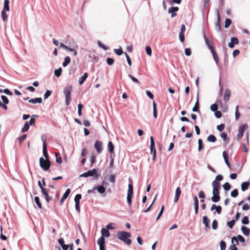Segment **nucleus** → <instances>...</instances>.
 Masks as SVG:
<instances>
[{"instance_id": "1", "label": "nucleus", "mask_w": 250, "mask_h": 250, "mask_svg": "<svg viewBox=\"0 0 250 250\" xmlns=\"http://www.w3.org/2000/svg\"><path fill=\"white\" fill-rule=\"evenodd\" d=\"M117 235L118 238L122 241L124 242L127 245H130L132 241L130 239L131 236L129 232L125 231H121L117 232Z\"/></svg>"}, {"instance_id": "2", "label": "nucleus", "mask_w": 250, "mask_h": 250, "mask_svg": "<svg viewBox=\"0 0 250 250\" xmlns=\"http://www.w3.org/2000/svg\"><path fill=\"white\" fill-rule=\"evenodd\" d=\"M89 176L93 177L94 179L97 180L99 177V175L98 174V169L94 168L92 170H89L79 176L80 177H88Z\"/></svg>"}, {"instance_id": "3", "label": "nucleus", "mask_w": 250, "mask_h": 250, "mask_svg": "<svg viewBox=\"0 0 250 250\" xmlns=\"http://www.w3.org/2000/svg\"><path fill=\"white\" fill-rule=\"evenodd\" d=\"M71 87H67L64 88L63 90V93L65 95V104L68 106L71 101Z\"/></svg>"}, {"instance_id": "4", "label": "nucleus", "mask_w": 250, "mask_h": 250, "mask_svg": "<svg viewBox=\"0 0 250 250\" xmlns=\"http://www.w3.org/2000/svg\"><path fill=\"white\" fill-rule=\"evenodd\" d=\"M150 152L153 154V160H155L156 159V149L155 148L154 140L152 136H150Z\"/></svg>"}, {"instance_id": "5", "label": "nucleus", "mask_w": 250, "mask_h": 250, "mask_svg": "<svg viewBox=\"0 0 250 250\" xmlns=\"http://www.w3.org/2000/svg\"><path fill=\"white\" fill-rule=\"evenodd\" d=\"M248 128V125L247 124H243L240 126L238 133L237 135V139H238L239 137H242L243 136L245 131Z\"/></svg>"}, {"instance_id": "6", "label": "nucleus", "mask_w": 250, "mask_h": 250, "mask_svg": "<svg viewBox=\"0 0 250 250\" xmlns=\"http://www.w3.org/2000/svg\"><path fill=\"white\" fill-rule=\"evenodd\" d=\"M216 14H217V22L215 23V27L216 30L218 32H220L221 31V26L220 24L221 21V18L219 14V10L218 9H216Z\"/></svg>"}, {"instance_id": "7", "label": "nucleus", "mask_w": 250, "mask_h": 250, "mask_svg": "<svg viewBox=\"0 0 250 250\" xmlns=\"http://www.w3.org/2000/svg\"><path fill=\"white\" fill-rule=\"evenodd\" d=\"M212 186L213 187L212 193L220 194L219 190L221 188L220 184L216 181H213L212 182Z\"/></svg>"}, {"instance_id": "8", "label": "nucleus", "mask_w": 250, "mask_h": 250, "mask_svg": "<svg viewBox=\"0 0 250 250\" xmlns=\"http://www.w3.org/2000/svg\"><path fill=\"white\" fill-rule=\"evenodd\" d=\"M97 243L99 245L100 250H106L104 237L101 236L98 240Z\"/></svg>"}, {"instance_id": "9", "label": "nucleus", "mask_w": 250, "mask_h": 250, "mask_svg": "<svg viewBox=\"0 0 250 250\" xmlns=\"http://www.w3.org/2000/svg\"><path fill=\"white\" fill-rule=\"evenodd\" d=\"M41 139L43 142L42 152H43V156L47 160H49V155H48V154L47 152L46 144L45 140H44V139L43 138L42 135L41 137Z\"/></svg>"}, {"instance_id": "10", "label": "nucleus", "mask_w": 250, "mask_h": 250, "mask_svg": "<svg viewBox=\"0 0 250 250\" xmlns=\"http://www.w3.org/2000/svg\"><path fill=\"white\" fill-rule=\"evenodd\" d=\"M204 39L206 45L207 46L208 48L210 50V51L214 50L212 42L209 41L208 38L206 36L205 34L204 35Z\"/></svg>"}, {"instance_id": "11", "label": "nucleus", "mask_w": 250, "mask_h": 250, "mask_svg": "<svg viewBox=\"0 0 250 250\" xmlns=\"http://www.w3.org/2000/svg\"><path fill=\"white\" fill-rule=\"evenodd\" d=\"M94 147L97 153H101L103 150V143L99 141H96L95 143Z\"/></svg>"}, {"instance_id": "12", "label": "nucleus", "mask_w": 250, "mask_h": 250, "mask_svg": "<svg viewBox=\"0 0 250 250\" xmlns=\"http://www.w3.org/2000/svg\"><path fill=\"white\" fill-rule=\"evenodd\" d=\"M239 41L236 37H232L230 39V42L229 43L228 46L230 48H233L235 45L238 44Z\"/></svg>"}, {"instance_id": "13", "label": "nucleus", "mask_w": 250, "mask_h": 250, "mask_svg": "<svg viewBox=\"0 0 250 250\" xmlns=\"http://www.w3.org/2000/svg\"><path fill=\"white\" fill-rule=\"evenodd\" d=\"M94 189L97 190L98 193L101 194H104L106 190L104 186V185L94 186Z\"/></svg>"}, {"instance_id": "14", "label": "nucleus", "mask_w": 250, "mask_h": 250, "mask_svg": "<svg viewBox=\"0 0 250 250\" xmlns=\"http://www.w3.org/2000/svg\"><path fill=\"white\" fill-rule=\"evenodd\" d=\"M179 8L178 7H171L169 8L168 12L169 13H171V17L173 18L176 16V14L175 12L178 10Z\"/></svg>"}, {"instance_id": "15", "label": "nucleus", "mask_w": 250, "mask_h": 250, "mask_svg": "<svg viewBox=\"0 0 250 250\" xmlns=\"http://www.w3.org/2000/svg\"><path fill=\"white\" fill-rule=\"evenodd\" d=\"M235 240L236 242H238V240L240 241L241 242H245V238L241 235H238L237 237L233 236L231 238V242L233 244V241Z\"/></svg>"}, {"instance_id": "16", "label": "nucleus", "mask_w": 250, "mask_h": 250, "mask_svg": "<svg viewBox=\"0 0 250 250\" xmlns=\"http://www.w3.org/2000/svg\"><path fill=\"white\" fill-rule=\"evenodd\" d=\"M70 191L71 190L69 188H68L66 190L65 192L63 193L62 197L61 199L60 202L61 204H62L64 200L68 197L70 193Z\"/></svg>"}, {"instance_id": "17", "label": "nucleus", "mask_w": 250, "mask_h": 250, "mask_svg": "<svg viewBox=\"0 0 250 250\" xmlns=\"http://www.w3.org/2000/svg\"><path fill=\"white\" fill-rule=\"evenodd\" d=\"M129 180L130 181V183L128 184V190H127V194L133 196V185L132 184V182H131V179L129 178Z\"/></svg>"}, {"instance_id": "18", "label": "nucleus", "mask_w": 250, "mask_h": 250, "mask_svg": "<svg viewBox=\"0 0 250 250\" xmlns=\"http://www.w3.org/2000/svg\"><path fill=\"white\" fill-rule=\"evenodd\" d=\"M223 158L224 159V160H225L226 164L227 165V166L229 167H230V163H229V156H228L227 153L226 152V151H224L223 152Z\"/></svg>"}, {"instance_id": "19", "label": "nucleus", "mask_w": 250, "mask_h": 250, "mask_svg": "<svg viewBox=\"0 0 250 250\" xmlns=\"http://www.w3.org/2000/svg\"><path fill=\"white\" fill-rule=\"evenodd\" d=\"M250 185V182H249V181L244 182L242 183L241 184V190L243 191H246V190H247L248 189Z\"/></svg>"}, {"instance_id": "20", "label": "nucleus", "mask_w": 250, "mask_h": 250, "mask_svg": "<svg viewBox=\"0 0 250 250\" xmlns=\"http://www.w3.org/2000/svg\"><path fill=\"white\" fill-rule=\"evenodd\" d=\"M243 234L246 236L249 235L250 233V229L245 226H242L241 229Z\"/></svg>"}, {"instance_id": "21", "label": "nucleus", "mask_w": 250, "mask_h": 250, "mask_svg": "<svg viewBox=\"0 0 250 250\" xmlns=\"http://www.w3.org/2000/svg\"><path fill=\"white\" fill-rule=\"evenodd\" d=\"M230 96V91L229 89H226L225 92L224 96V101L225 102H228L229 100V97Z\"/></svg>"}, {"instance_id": "22", "label": "nucleus", "mask_w": 250, "mask_h": 250, "mask_svg": "<svg viewBox=\"0 0 250 250\" xmlns=\"http://www.w3.org/2000/svg\"><path fill=\"white\" fill-rule=\"evenodd\" d=\"M88 77V74L87 73H84L83 75L79 79V83L80 85H82L84 83L86 79Z\"/></svg>"}, {"instance_id": "23", "label": "nucleus", "mask_w": 250, "mask_h": 250, "mask_svg": "<svg viewBox=\"0 0 250 250\" xmlns=\"http://www.w3.org/2000/svg\"><path fill=\"white\" fill-rule=\"evenodd\" d=\"M213 196L211 197V201L214 203H217L220 200V196L219 194H214L212 193Z\"/></svg>"}, {"instance_id": "24", "label": "nucleus", "mask_w": 250, "mask_h": 250, "mask_svg": "<svg viewBox=\"0 0 250 250\" xmlns=\"http://www.w3.org/2000/svg\"><path fill=\"white\" fill-rule=\"evenodd\" d=\"M29 102L32 104H41L42 102V99L40 97L31 99L29 100Z\"/></svg>"}, {"instance_id": "25", "label": "nucleus", "mask_w": 250, "mask_h": 250, "mask_svg": "<svg viewBox=\"0 0 250 250\" xmlns=\"http://www.w3.org/2000/svg\"><path fill=\"white\" fill-rule=\"evenodd\" d=\"M203 223L205 225V227L207 228H209V220L206 216L203 217Z\"/></svg>"}, {"instance_id": "26", "label": "nucleus", "mask_w": 250, "mask_h": 250, "mask_svg": "<svg viewBox=\"0 0 250 250\" xmlns=\"http://www.w3.org/2000/svg\"><path fill=\"white\" fill-rule=\"evenodd\" d=\"M192 110L193 112L199 111V100H198V95H197V101L195 104L194 107L192 108Z\"/></svg>"}, {"instance_id": "27", "label": "nucleus", "mask_w": 250, "mask_h": 250, "mask_svg": "<svg viewBox=\"0 0 250 250\" xmlns=\"http://www.w3.org/2000/svg\"><path fill=\"white\" fill-rule=\"evenodd\" d=\"M101 233H102L101 236H103L104 237V236L105 237H109L110 235L109 230L107 229H105V228H102V229L101 230Z\"/></svg>"}, {"instance_id": "28", "label": "nucleus", "mask_w": 250, "mask_h": 250, "mask_svg": "<svg viewBox=\"0 0 250 250\" xmlns=\"http://www.w3.org/2000/svg\"><path fill=\"white\" fill-rule=\"evenodd\" d=\"M211 52L213 56V59L215 62L216 64L217 65H218L219 63V58H218V55H217L216 52H215V50H212L211 51Z\"/></svg>"}, {"instance_id": "29", "label": "nucleus", "mask_w": 250, "mask_h": 250, "mask_svg": "<svg viewBox=\"0 0 250 250\" xmlns=\"http://www.w3.org/2000/svg\"><path fill=\"white\" fill-rule=\"evenodd\" d=\"M71 46H73V48L67 46L65 50L67 51H68L73 52V51H74L75 48H78V44L75 42H74L73 43V44L71 45Z\"/></svg>"}, {"instance_id": "30", "label": "nucleus", "mask_w": 250, "mask_h": 250, "mask_svg": "<svg viewBox=\"0 0 250 250\" xmlns=\"http://www.w3.org/2000/svg\"><path fill=\"white\" fill-rule=\"evenodd\" d=\"M71 59L70 57L66 56L64 59V61L62 62V66L63 67H66L68 64L70 62Z\"/></svg>"}, {"instance_id": "31", "label": "nucleus", "mask_w": 250, "mask_h": 250, "mask_svg": "<svg viewBox=\"0 0 250 250\" xmlns=\"http://www.w3.org/2000/svg\"><path fill=\"white\" fill-rule=\"evenodd\" d=\"M108 149L110 153H114V146L111 141L108 143Z\"/></svg>"}, {"instance_id": "32", "label": "nucleus", "mask_w": 250, "mask_h": 250, "mask_svg": "<svg viewBox=\"0 0 250 250\" xmlns=\"http://www.w3.org/2000/svg\"><path fill=\"white\" fill-rule=\"evenodd\" d=\"M9 0H5L4 1V5H3V9L2 10H6V11H9L10 7H9Z\"/></svg>"}, {"instance_id": "33", "label": "nucleus", "mask_w": 250, "mask_h": 250, "mask_svg": "<svg viewBox=\"0 0 250 250\" xmlns=\"http://www.w3.org/2000/svg\"><path fill=\"white\" fill-rule=\"evenodd\" d=\"M216 140V138L214 135H210L207 138V141L209 142L214 143Z\"/></svg>"}, {"instance_id": "34", "label": "nucleus", "mask_w": 250, "mask_h": 250, "mask_svg": "<svg viewBox=\"0 0 250 250\" xmlns=\"http://www.w3.org/2000/svg\"><path fill=\"white\" fill-rule=\"evenodd\" d=\"M35 202L36 203L38 208L40 209L42 208V205L40 202V198L38 196H35L34 198Z\"/></svg>"}, {"instance_id": "35", "label": "nucleus", "mask_w": 250, "mask_h": 250, "mask_svg": "<svg viewBox=\"0 0 250 250\" xmlns=\"http://www.w3.org/2000/svg\"><path fill=\"white\" fill-rule=\"evenodd\" d=\"M153 114L155 118L157 117L156 104L154 101L153 102Z\"/></svg>"}, {"instance_id": "36", "label": "nucleus", "mask_w": 250, "mask_h": 250, "mask_svg": "<svg viewBox=\"0 0 250 250\" xmlns=\"http://www.w3.org/2000/svg\"><path fill=\"white\" fill-rule=\"evenodd\" d=\"M45 161H47V159L45 158V159H44L42 157H41L40 158V160H39V163H40V166L42 168V169H45L46 168H47V166H46V167H44V166H43V163Z\"/></svg>"}, {"instance_id": "37", "label": "nucleus", "mask_w": 250, "mask_h": 250, "mask_svg": "<svg viewBox=\"0 0 250 250\" xmlns=\"http://www.w3.org/2000/svg\"><path fill=\"white\" fill-rule=\"evenodd\" d=\"M29 129V125L28 122H26L22 128L21 129L22 132H25L27 131Z\"/></svg>"}, {"instance_id": "38", "label": "nucleus", "mask_w": 250, "mask_h": 250, "mask_svg": "<svg viewBox=\"0 0 250 250\" xmlns=\"http://www.w3.org/2000/svg\"><path fill=\"white\" fill-rule=\"evenodd\" d=\"M44 166V167H46V166H47V168H45V169H42L43 170H44V171H47L50 167V161L49 160H47V161H45L43 163V166Z\"/></svg>"}, {"instance_id": "39", "label": "nucleus", "mask_w": 250, "mask_h": 250, "mask_svg": "<svg viewBox=\"0 0 250 250\" xmlns=\"http://www.w3.org/2000/svg\"><path fill=\"white\" fill-rule=\"evenodd\" d=\"M198 150L199 151H200L204 148V147L203 146V141H202V139H198Z\"/></svg>"}, {"instance_id": "40", "label": "nucleus", "mask_w": 250, "mask_h": 250, "mask_svg": "<svg viewBox=\"0 0 250 250\" xmlns=\"http://www.w3.org/2000/svg\"><path fill=\"white\" fill-rule=\"evenodd\" d=\"M231 23V20L229 18H227L225 21V28H228Z\"/></svg>"}, {"instance_id": "41", "label": "nucleus", "mask_w": 250, "mask_h": 250, "mask_svg": "<svg viewBox=\"0 0 250 250\" xmlns=\"http://www.w3.org/2000/svg\"><path fill=\"white\" fill-rule=\"evenodd\" d=\"M62 71V69L61 67H60L59 69L55 70L54 75L57 77H60V76L61 75Z\"/></svg>"}, {"instance_id": "42", "label": "nucleus", "mask_w": 250, "mask_h": 250, "mask_svg": "<svg viewBox=\"0 0 250 250\" xmlns=\"http://www.w3.org/2000/svg\"><path fill=\"white\" fill-rule=\"evenodd\" d=\"M97 42H98V46L100 47L103 48L104 50H107L108 49V47L107 46H106L101 41H98Z\"/></svg>"}, {"instance_id": "43", "label": "nucleus", "mask_w": 250, "mask_h": 250, "mask_svg": "<svg viewBox=\"0 0 250 250\" xmlns=\"http://www.w3.org/2000/svg\"><path fill=\"white\" fill-rule=\"evenodd\" d=\"M55 156H56V163L61 164L62 163V159L61 157L59 156V153L57 152L55 153Z\"/></svg>"}, {"instance_id": "44", "label": "nucleus", "mask_w": 250, "mask_h": 250, "mask_svg": "<svg viewBox=\"0 0 250 250\" xmlns=\"http://www.w3.org/2000/svg\"><path fill=\"white\" fill-rule=\"evenodd\" d=\"M223 187L224 189L226 191L229 190L231 188V186L228 182L225 183L223 185Z\"/></svg>"}, {"instance_id": "45", "label": "nucleus", "mask_w": 250, "mask_h": 250, "mask_svg": "<svg viewBox=\"0 0 250 250\" xmlns=\"http://www.w3.org/2000/svg\"><path fill=\"white\" fill-rule=\"evenodd\" d=\"M238 195V191L237 189H233L230 193V196L233 198L236 197Z\"/></svg>"}, {"instance_id": "46", "label": "nucleus", "mask_w": 250, "mask_h": 250, "mask_svg": "<svg viewBox=\"0 0 250 250\" xmlns=\"http://www.w3.org/2000/svg\"><path fill=\"white\" fill-rule=\"evenodd\" d=\"M242 223L244 225H248L249 223V217L247 216H244L242 220Z\"/></svg>"}, {"instance_id": "47", "label": "nucleus", "mask_w": 250, "mask_h": 250, "mask_svg": "<svg viewBox=\"0 0 250 250\" xmlns=\"http://www.w3.org/2000/svg\"><path fill=\"white\" fill-rule=\"evenodd\" d=\"M5 11L6 10H2L1 11V18L2 19V20L4 21H5L7 18V16Z\"/></svg>"}, {"instance_id": "48", "label": "nucleus", "mask_w": 250, "mask_h": 250, "mask_svg": "<svg viewBox=\"0 0 250 250\" xmlns=\"http://www.w3.org/2000/svg\"><path fill=\"white\" fill-rule=\"evenodd\" d=\"M240 116V114L239 112V105H237L235 109V119L238 120Z\"/></svg>"}, {"instance_id": "49", "label": "nucleus", "mask_w": 250, "mask_h": 250, "mask_svg": "<svg viewBox=\"0 0 250 250\" xmlns=\"http://www.w3.org/2000/svg\"><path fill=\"white\" fill-rule=\"evenodd\" d=\"M82 198V195L81 194H77L75 198H74V201L75 203H80V199Z\"/></svg>"}, {"instance_id": "50", "label": "nucleus", "mask_w": 250, "mask_h": 250, "mask_svg": "<svg viewBox=\"0 0 250 250\" xmlns=\"http://www.w3.org/2000/svg\"><path fill=\"white\" fill-rule=\"evenodd\" d=\"M146 54L149 56H151L152 54V50L151 48L149 46H146Z\"/></svg>"}, {"instance_id": "51", "label": "nucleus", "mask_w": 250, "mask_h": 250, "mask_svg": "<svg viewBox=\"0 0 250 250\" xmlns=\"http://www.w3.org/2000/svg\"><path fill=\"white\" fill-rule=\"evenodd\" d=\"M212 228L216 230L218 228V222L216 220H214L212 224Z\"/></svg>"}, {"instance_id": "52", "label": "nucleus", "mask_w": 250, "mask_h": 250, "mask_svg": "<svg viewBox=\"0 0 250 250\" xmlns=\"http://www.w3.org/2000/svg\"><path fill=\"white\" fill-rule=\"evenodd\" d=\"M220 250H225L226 248V244L225 241H221L220 242Z\"/></svg>"}, {"instance_id": "53", "label": "nucleus", "mask_w": 250, "mask_h": 250, "mask_svg": "<svg viewBox=\"0 0 250 250\" xmlns=\"http://www.w3.org/2000/svg\"><path fill=\"white\" fill-rule=\"evenodd\" d=\"M223 179V176L219 174L216 176L215 179L213 181H216L217 183H218L220 181H221Z\"/></svg>"}, {"instance_id": "54", "label": "nucleus", "mask_w": 250, "mask_h": 250, "mask_svg": "<svg viewBox=\"0 0 250 250\" xmlns=\"http://www.w3.org/2000/svg\"><path fill=\"white\" fill-rule=\"evenodd\" d=\"M88 56H89V58L91 59V61L93 62L96 63L97 62H98V59H97L96 57L94 55L89 54Z\"/></svg>"}, {"instance_id": "55", "label": "nucleus", "mask_w": 250, "mask_h": 250, "mask_svg": "<svg viewBox=\"0 0 250 250\" xmlns=\"http://www.w3.org/2000/svg\"><path fill=\"white\" fill-rule=\"evenodd\" d=\"M114 52L118 56L121 55L123 53V51L121 48L119 49H115Z\"/></svg>"}, {"instance_id": "56", "label": "nucleus", "mask_w": 250, "mask_h": 250, "mask_svg": "<svg viewBox=\"0 0 250 250\" xmlns=\"http://www.w3.org/2000/svg\"><path fill=\"white\" fill-rule=\"evenodd\" d=\"M114 62V60L113 58H107L106 59V62L108 65H111L113 64Z\"/></svg>"}, {"instance_id": "57", "label": "nucleus", "mask_w": 250, "mask_h": 250, "mask_svg": "<svg viewBox=\"0 0 250 250\" xmlns=\"http://www.w3.org/2000/svg\"><path fill=\"white\" fill-rule=\"evenodd\" d=\"M1 98L5 104H8L9 103V100L7 97L5 95H1Z\"/></svg>"}, {"instance_id": "58", "label": "nucleus", "mask_w": 250, "mask_h": 250, "mask_svg": "<svg viewBox=\"0 0 250 250\" xmlns=\"http://www.w3.org/2000/svg\"><path fill=\"white\" fill-rule=\"evenodd\" d=\"M26 135L23 134L21 136L18 138V141L19 143L21 144L22 143V142L26 139Z\"/></svg>"}, {"instance_id": "59", "label": "nucleus", "mask_w": 250, "mask_h": 250, "mask_svg": "<svg viewBox=\"0 0 250 250\" xmlns=\"http://www.w3.org/2000/svg\"><path fill=\"white\" fill-rule=\"evenodd\" d=\"M51 93L52 91L51 90H47L44 95V99H47L51 95Z\"/></svg>"}, {"instance_id": "60", "label": "nucleus", "mask_w": 250, "mask_h": 250, "mask_svg": "<svg viewBox=\"0 0 250 250\" xmlns=\"http://www.w3.org/2000/svg\"><path fill=\"white\" fill-rule=\"evenodd\" d=\"M235 222V221L233 219H232V220H231L230 221L228 222L227 225H228V227L229 228L232 229L233 228V227L234 226Z\"/></svg>"}, {"instance_id": "61", "label": "nucleus", "mask_w": 250, "mask_h": 250, "mask_svg": "<svg viewBox=\"0 0 250 250\" xmlns=\"http://www.w3.org/2000/svg\"><path fill=\"white\" fill-rule=\"evenodd\" d=\"M185 55L187 56H190L191 54V51L190 48H186L185 49Z\"/></svg>"}, {"instance_id": "62", "label": "nucleus", "mask_w": 250, "mask_h": 250, "mask_svg": "<svg viewBox=\"0 0 250 250\" xmlns=\"http://www.w3.org/2000/svg\"><path fill=\"white\" fill-rule=\"evenodd\" d=\"M210 109L212 111H214V112L216 111L217 110V109H218V106H217V105L216 104H212L210 106Z\"/></svg>"}, {"instance_id": "63", "label": "nucleus", "mask_w": 250, "mask_h": 250, "mask_svg": "<svg viewBox=\"0 0 250 250\" xmlns=\"http://www.w3.org/2000/svg\"><path fill=\"white\" fill-rule=\"evenodd\" d=\"M221 137L224 140V141H228L227 134L225 132H222L221 134Z\"/></svg>"}, {"instance_id": "64", "label": "nucleus", "mask_w": 250, "mask_h": 250, "mask_svg": "<svg viewBox=\"0 0 250 250\" xmlns=\"http://www.w3.org/2000/svg\"><path fill=\"white\" fill-rule=\"evenodd\" d=\"M40 189L41 190L42 193L44 196L48 195V192L47 190L45 189L44 187H42Z\"/></svg>"}]
</instances>
